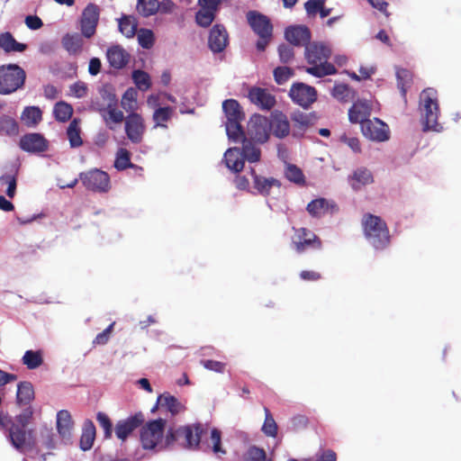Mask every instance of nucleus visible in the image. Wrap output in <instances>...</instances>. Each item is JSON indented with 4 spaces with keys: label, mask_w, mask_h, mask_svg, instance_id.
Instances as JSON below:
<instances>
[{
    "label": "nucleus",
    "mask_w": 461,
    "mask_h": 461,
    "mask_svg": "<svg viewBox=\"0 0 461 461\" xmlns=\"http://www.w3.org/2000/svg\"><path fill=\"white\" fill-rule=\"evenodd\" d=\"M207 430V427L202 423L188 424L176 429L170 428L165 437V446L169 447L176 443L184 448L197 450Z\"/></svg>",
    "instance_id": "obj_1"
},
{
    "label": "nucleus",
    "mask_w": 461,
    "mask_h": 461,
    "mask_svg": "<svg viewBox=\"0 0 461 461\" xmlns=\"http://www.w3.org/2000/svg\"><path fill=\"white\" fill-rule=\"evenodd\" d=\"M331 55V50L323 43L312 42L305 47L304 56L311 67L305 71L316 77H322L337 73L333 64L328 62Z\"/></svg>",
    "instance_id": "obj_2"
},
{
    "label": "nucleus",
    "mask_w": 461,
    "mask_h": 461,
    "mask_svg": "<svg viewBox=\"0 0 461 461\" xmlns=\"http://www.w3.org/2000/svg\"><path fill=\"white\" fill-rule=\"evenodd\" d=\"M361 225L365 238L375 249H384L390 244L389 229L381 217L365 213Z\"/></svg>",
    "instance_id": "obj_3"
},
{
    "label": "nucleus",
    "mask_w": 461,
    "mask_h": 461,
    "mask_svg": "<svg viewBox=\"0 0 461 461\" xmlns=\"http://www.w3.org/2000/svg\"><path fill=\"white\" fill-rule=\"evenodd\" d=\"M420 110L423 130L438 131L441 126L438 122L439 107L438 103V92L432 87L424 89L420 95Z\"/></svg>",
    "instance_id": "obj_4"
},
{
    "label": "nucleus",
    "mask_w": 461,
    "mask_h": 461,
    "mask_svg": "<svg viewBox=\"0 0 461 461\" xmlns=\"http://www.w3.org/2000/svg\"><path fill=\"white\" fill-rule=\"evenodd\" d=\"M25 70L17 64L0 66V95H11L24 86Z\"/></svg>",
    "instance_id": "obj_5"
},
{
    "label": "nucleus",
    "mask_w": 461,
    "mask_h": 461,
    "mask_svg": "<svg viewBox=\"0 0 461 461\" xmlns=\"http://www.w3.org/2000/svg\"><path fill=\"white\" fill-rule=\"evenodd\" d=\"M252 31L258 36L256 43L258 51H264L273 36V25L270 19L258 11H249L246 14Z\"/></svg>",
    "instance_id": "obj_6"
},
{
    "label": "nucleus",
    "mask_w": 461,
    "mask_h": 461,
    "mask_svg": "<svg viewBox=\"0 0 461 461\" xmlns=\"http://www.w3.org/2000/svg\"><path fill=\"white\" fill-rule=\"evenodd\" d=\"M83 185L90 191L106 193L111 188L109 175L98 168H93L79 174Z\"/></svg>",
    "instance_id": "obj_7"
},
{
    "label": "nucleus",
    "mask_w": 461,
    "mask_h": 461,
    "mask_svg": "<svg viewBox=\"0 0 461 461\" xmlns=\"http://www.w3.org/2000/svg\"><path fill=\"white\" fill-rule=\"evenodd\" d=\"M166 420L158 419L148 422L140 430V441L143 448L154 449L162 441Z\"/></svg>",
    "instance_id": "obj_8"
},
{
    "label": "nucleus",
    "mask_w": 461,
    "mask_h": 461,
    "mask_svg": "<svg viewBox=\"0 0 461 461\" xmlns=\"http://www.w3.org/2000/svg\"><path fill=\"white\" fill-rule=\"evenodd\" d=\"M292 244L297 253H303L308 249H321V239L307 228H293Z\"/></svg>",
    "instance_id": "obj_9"
},
{
    "label": "nucleus",
    "mask_w": 461,
    "mask_h": 461,
    "mask_svg": "<svg viewBox=\"0 0 461 461\" xmlns=\"http://www.w3.org/2000/svg\"><path fill=\"white\" fill-rule=\"evenodd\" d=\"M124 130L128 140L131 143H141L146 131L143 117L137 113H129L124 120Z\"/></svg>",
    "instance_id": "obj_10"
},
{
    "label": "nucleus",
    "mask_w": 461,
    "mask_h": 461,
    "mask_svg": "<svg viewBox=\"0 0 461 461\" xmlns=\"http://www.w3.org/2000/svg\"><path fill=\"white\" fill-rule=\"evenodd\" d=\"M269 121L260 114H254L249 123L248 131L249 139L254 142L265 143L269 138Z\"/></svg>",
    "instance_id": "obj_11"
},
{
    "label": "nucleus",
    "mask_w": 461,
    "mask_h": 461,
    "mask_svg": "<svg viewBox=\"0 0 461 461\" xmlns=\"http://www.w3.org/2000/svg\"><path fill=\"white\" fill-rule=\"evenodd\" d=\"M100 16V8L97 5L90 3L83 10L80 29L82 35L87 39L95 34Z\"/></svg>",
    "instance_id": "obj_12"
},
{
    "label": "nucleus",
    "mask_w": 461,
    "mask_h": 461,
    "mask_svg": "<svg viewBox=\"0 0 461 461\" xmlns=\"http://www.w3.org/2000/svg\"><path fill=\"white\" fill-rule=\"evenodd\" d=\"M289 96L294 103L307 108L316 101L317 91L304 83H294L290 88Z\"/></svg>",
    "instance_id": "obj_13"
},
{
    "label": "nucleus",
    "mask_w": 461,
    "mask_h": 461,
    "mask_svg": "<svg viewBox=\"0 0 461 461\" xmlns=\"http://www.w3.org/2000/svg\"><path fill=\"white\" fill-rule=\"evenodd\" d=\"M361 131L363 135L371 140L382 142L390 138L388 125L378 118L364 122Z\"/></svg>",
    "instance_id": "obj_14"
},
{
    "label": "nucleus",
    "mask_w": 461,
    "mask_h": 461,
    "mask_svg": "<svg viewBox=\"0 0 461 461\" xmlns=\"http://www.w3.org/2000/svg\"><path fill=\"white\" fill-rule=\"evenodd\" d=\"M145 421L142 412H137L124 420H120L114 428L116 437L122 442Z\"/></svg>",
    "instance_id": "obj_15"
},
{
    "label": "nucleus",
    "mask_w": 461,
    "mask_h": 461,
    "mask_svg": "<svg viewBox=\"0 0 461 461\" xmlns=\"http://www.w3.org/2000/svg\"><path fill=\"white\" fill-rule=\"evenodd\" d=\"M229 44V35L226 28L221 24H215L210 31L208 45L214 53H220Z\"/></svg>",
    "instance_id": "obj_16"
},
{
    "label": "nucleus",
    "mask_w": 461,
    "mask_h": 461,
    "mask_svg": "<svg viewBox=\"0 0 461 461\" xmlns=\"http://www.w3.org/2000/svg\"><path fill=\"white\" fill-rule=\"evenodd\" d=\"M248 97L252 104L258 105L262 110L269 111L276 104L275 96L265 88L251 87L249 90Z\"/></svg>",
    "instance_id": "obj_17"
},
{
    "label": "nucleus",
    "mask_w": 461,
    "mask_h": 461,
    "mask_svg": "<svg viewBox=\"0 0 461 461\" xmlns=\"http://www.w3.org/2000/svg\"><path fill=\"white\" fill-rule=\"evenodd\" d=\"M20 148L27 152L39 153L47 150L48 141L40 133H28L20 140Z\"/></svg>",
    "instance_id": "obj_18"
},
{
    "label": "nucleus",
    "mask_w": 461,
    "mask_h": 461,
    "mask_svg": "<svg viewBox=\"0 0 461 461\" xmlns=\"http://www.w3.org/2000/svg\"><path fill=\"white\" fill-rule=\"evenodd\" d=\"M285 39L294 46H307L311 41V32L305 25L290 26L285 32Z\"/></svg>",
    "instance_id": "obj_19"
},
{
    "label": "nucleus",
    "mask_w": 461,
    "mask_h": 461,
    "mask_svg": "<svg viewBox=\"0 0 461 461\" xmlns=\"http://www.w3.org/2000/svg\"><path fill=\"white\" fill-rule=\"evenodd\" d=\"M372 112V104L366 100H357L348 110V118L352 123L367 122Z\"/></svg>",
    "instance_id": "obj_20"
},
{
    "label": "nucleus",
    "mask_w": 461,
    "mask_h": 461,
    "mask_svg": "<svg viewBox=\"0 0 461 461\" xmlns=\"http://www.w3.org/2000/svg\"><path fill=\"white\" fill-rule=\"evenodd\" d=\"M106 58L110 66L116 69L123 68L130 61V54L121 45L109 47Z\"/></svg>",
    "instance_id": "obj_21"
},
{
    "label": "nucleus",
    "mask_w": 461,
    "mask_h": 461,
    "mask_svg": "<svg viewBox=\"0 0 461 461\" xmlns=\"http://www.w3.org/2000/svg\"><path fill=\"white\" fill-rule=\"evenodd\" d=\"M30 434L31 431L27 430L26 427L15 425L14 422L9 430L6 432V437L15 449L23 451L27 444V439Z\"/></svg>",
    "instance_id": "obj_22"
},
{
    "label": "nucleus",
    "mask_w": 461,
    "mask_h": 461,
    "mask_svg": "<svg viewBox=\"0 0 461 461\" xmlns=\"http://www.w3.org/2000/svg\"><path fill=\"white\" fill-rule=\"evenodd\" d=\"M98 112L110 130H114L113 124H120L125 120L123 113L118 109L117 104L114 103L113 104L99 107Z\"/></svg>",
    "instance_id": "obj_23"
},
{
    "label": "nucleus",
    "mask_w": 461,
    "mask_h": 461,
    "mask_svg": "<svg viewBox=\"0 0 461 461\" xmlns=\"http://www.w3.org/2000/svg\"><path fill=\"white\" fill-rule=\"evenodd\" d=\"M223 162L230 170L240 173L244 168L245 158L240 149L230 148L224 153Z\"/></svg>",
    "instance_id": "obj_24"
},
{
    "label": "nucleus",
    "mask_w": 461,
    "mask_h": 461,
    "mask_svg": "<svg viewBox=\"0 0 461 461\" xmlns=\"http://www.w3.org/2000/svg\"><path fill=\"white\" fill-rule=\"evenodd\" d=\"M251 176L253 177L254 188L258 191V193L261 195L267 196L270 194V190L272 187H280L281 183L279 180L274 177H264L256 174L254 168L250 169Z\"/></svg>",
    "instance_id": "obj_25"
},
{
    "label": "nucleus",
    "mask_w": 461,
    "mask_h": 461,
    "mask_svg": "<svg viewBox=\"0 0 461 461\" xmlns=\"http://www.w3.org/2000/svg\"><path fill=\"white\" fill-rule=\"evenodd\" d=\"M269 128L273 134L283 139L290 132V123L285 114L283 113H276L273 114L272 121L269 122Z\"/></svg>",
    "instance_id": "obj_26"
},
{
    "label": "nucleus",
    "mask_w": 461,
    "mask_h": 461,
    "mask_svg": "<svg viewBox=\"0 0 461 461\" xmlns=\"http://www.w3.org/2000/svg\"><path fill=\"white\" fill-rule=\"evenodd\" d=\"M35 393L33 385L29 381H23L17 384L16 403L19 406H31L34 400Z\"/></svg>",
    "instance_id": "obj_27"
},
{
    "label": "nucleus",
    "mask_w": 461,
    "mask_h": 461,
    "mask_svg": "<svg viewBox=\"0 0 461 461\" xmlns=\"http://www.w3.org/2000/svg\"><path fill=\"white\" fill-rule=\"evenodd\" d=\"M63 48L70 55H78L83 50L84 39L83 35L79 33H67L61 40Z\"/></svg>",
    "instance_id": "obj_28"
},
{
    "label": "nucleus",
    "mask_w": 461,
    "mask_h": 461,
    "mask_svg": "<svg viewBox=\"0 0 461 461\" xmlns=\"http://www.w3.org/2000/svg\"><path fill=\"white\" fill-rule=\"evenodd\" d=\"M28 46L25 43L18 42L9 32L0 33V49L5 53L23 52Z\"/></svg>",
    "instance_id": "obj_29"
},
{
    "label": "nucleus",
    "mask_w": 461,
    "mask_h": 461,
    "mask_svg": "<svg viewBox=\"0 0 461 461\" xmlns=\"http://www.w3.org/2000/svg\"><path fill=\"white\" fill-rule=\"evenodd\" d=\"M73 425L74 422L68 411L61 410L57 413V429L62 438H70Z\"/></svg>",
    "instance_id": "obj_30"
},
{
    "label": "nucleus",
    "mask_w": 461,
    "mask_h": 461,
    "mask_svg": "<svg viewBox=\"0 0 461 461\" xmlns=\"http://www.w3.org/2000/svg\"><path fill=\"white\" fill-rule=\"evenodd\" d=\"M335 204H330L328 200L325 198H317L311 201L307 206L306 210L312 217L321 218L330 209H335Z\"/></svg>",
    "instance_id": "obj_31"
},
{
    "label": "nucleus",
    "mask_w": 461,
    "mask_h": 461,
    "mask_svg": "<svg viewBox=\"0 0 461 461\" xmlns=\"http://www.w3.org/2000/svg\"><path fill=\"white\" fill-rule=\"evenodd\" d=\"M158 404L161 408H165L173 416L185 411V406L173 395L164 393L158 396Z\"/></svg>",
    "instance_id": "obj_32"
},
{
    "label": "nucleus",
    "mask_w": 461,
    "mask_h": 461,
    "mask_svg": "<svg viewBox=\"0 0 461 461\" xmlns=\"http://www.w3.org/2000/svg\"><path fill=\"white\" fill-rule=\"evenodd\" d=\"M316 117L312 113H304L302 112H295L292 115V121L294 122V132H303L307 128L313 125Z\"/></svg>",
    "instance_id": "obj_33"
},
{
    "label": "nucleus",
    "mask_w": 461,
    "mask_h": 461,
    "mask_svg": "<svg viewBox=\"0 0 461 461\" xmlns=\"http://www.w3.org/2000/svg\"><path fill=\"white\" fill-rule=\"evenodd\" d=\"M174 113L175 108L170 106L156 108L152 114L154 128L167 129V122L172 119Z\"/></svg>",
    "instance_id": "obj_34"
},
{
    "label": "nucleus",
    "mask_w": 461,
    "mask_h": 461,
    "mask_svg": "<svg viewBox=\"0 0 461 461\" xmlns=\"http://www.w3.org/2000/svg\"><path fill=\"white\" fill-rule=\"evenodd\" d=\"M95 427L92 420H86L83 425V431L80 438V448L84 451L89 450L95 438Z\"/></svg>",
    "instance_id": "obj_35"
},
{
    "label": "nucleus",
    "mask_w": 461,
    "mask_h": 461,
    "mask_svg": "<svg viewBox=\"0 0 461 461\" xmlns=\"http://www.w3.org/2000/svg\"><path fill=\"white\" fill-rule=\"evenodd\" d=\"M42 120V112L38 106H27L21 114V121L27 127H35Z\"/></svg>",
    "instance_id": "obj_36"
},
{
    "label": "nucleus",
    "mask_w": 461,
    "mask_h": 461,
    "mask_svg": "<svg viewBox=\"0 0 461 461\" xmlns=\"http://www.w3.org/2000/svg\"><path fill=\"white\" fill-rule=\"evenodd\" d=\"M222 109L227 121L244 120L245 116L239 102L235 99H227L222 103Z\"/></svg>",
    "instance_id": "obj_37"
},
{
    "label": "nucleus",
    "mask_w": 461,
    "mask_h": 461,
    "mask_svg": "<svg viewBox=\"0 0 461 461\" xmlns=\"http://www.w3.org/2000/svg\"><path fill=\"white\" fill-rule=\"evenodd\" d=\"M208 449H211L214 455L219 457L226 455L227 451L221 445V432L218 429L214 428L211 430L210 438L205 442Z\"/></svg>",
    "instance_id": "obj_38"
},
{
    "label": "nucleus",
    "mask_w": 461,
    "mask_h": 461,
    "mask_svg": "<svg viewBox=\"0 0 461 461\" xmlns=\"http://www.w3.org/2000/svg\"><path fill=\"white\" fill-rule=\"evenodd\" d=\"M119 31L127 38H132L137 32L138 21L133 15H122L119 20Z\"/></svg>",
    "instance_id": "obj_39"
},
{
    "label": "nucleus",
    "mask_w": 461,
    "mask_h": 461,
    "mask_svg": "<svg viewBox=\"0 0 461 461\" xmlns=\"http://www.w3.org/2000/svg\"><path fill=\"white\" fill-rule=\"evenodd\" d=\"M79 123L80 120L75 118L70 122L67 129V135L71 148H78L83 144Z\"/></svg>",
    "instance_id": "obj_40"
},
{
    "label": "nucleus",
    "mask_w": 461,
    "mask_h": 461,
    "mask_svg": "<svg viewBox=\"0 0 461 461\" xmlns=\"http://www.w3.org/2000/svg\"><path fill=\"white\" fill-rule=\"evenodd\" d=\"M22 362L28 369H36L43 364V352L41 350H26Z\"/></svg>",
    "instance_id": "obj_41"
},
{
    "label": "nucleus",
    "mask_w": 461,
    "mask_h": 461,
    "mask_svg": "<svg viewBox=\"0 0 461 461\" xmlns=\"http://www.w3.org/2000/svg\"><path fill=\"white\" fill-rule=\"evenodd\" d=\"M73 107L64 101L58 102L53 107V115L56 121L66 122L72 117Z\"/></svg>",
    "instance_id": "obj_42"
},
{
    "label": "nucleus",
    "mask_w": 461,
    "mask_h": 461,
    "mask_svg": "<svg viewBox=\"0 0 461 461\" xmlns=\"http://www.w3.org/2000/svg\"><path fill=\"white\" fill-rule=\"evenodd\" d=\"M397 86L401 91L402 96L406 100L407 89L412 83V73L406 68H398L396 70Z\"/></svg>",
    "instance_id": "obj_43"
},
{
    "label": "nucleus",
    "mask_w": 461,
    "mask_h": 461,
    "mask_svg": "<svg viewBox=\"0 0 461 461\" xmlns=\"http://www.w3.org/2000/svg\"><path fill=\"white\" fill-rule=\"evenodd\" d=\"M19 133V125L17 122L7 115L0 117V135L16 136Z\"/></svg>",
    "instance_id": "obj_44"
},
{
    "label": "nucleus",
    "mask_w": 461,
    "mask_h": 461,
    "mask_svg": "<svg viewBox=\"0 0 461 461\" xmlns=\"http://www.w3.org/2000/svg\"><path fill=\"white\" fill-rule=\"evenodd\" d=\"M243 120H235V121H227L226 122V132L229 137V139L239 141L242 140L244 139H247L245 137V132L241 126V122Z\"/></svg>",
    "instance_id": "obj_45"
},
{
    "label": "nucleus",
    "mask_w": 461,
    "mask_h": 461,
    "mask_svg": "<svg viewBox=\"0 0 461 461\" xmlns=\"http://www.w3.org/2000/svg\"><path fill=\"white\" fill-rule=\"evenodd\" d=\"M353 183L352 187L356 190L359 189L362 185L373 183L374 178L372 173L367 168H358L352 176Z\"/></svg>",
    "instance_id": "obj_46"
},
{
    "label": "nucleus",
    "mask_w": 461,
    "mask_h": 461,
    "mask_svg": "<svg viewBox=\"0 0 461 461\" xmlns=\"http://www.w3.org/2000/svg\"><path fill=\"white\" fill-rule=\"evenodd\" d=\"M241 151L244 158L249 162H258L260 160L261 151L254 145L251 140H243Z\"/></svg>",
    "instance_id": "obj_47"
},
{
    "label": "nucleus",
    "mask_w": 461,
    "mask_h": 461,
    "mask_svg": "<svg viewBox=\"0 0 461 461\" xmlns=\"http://www.w3.org/2000/svg\"><path fill=\"white\" fill-rule=\"evenodd\" d=\"M131 154L128 149H119L115 155L114 167L119 171L135 167V165L131 162Z\"/></svg>",
    "instance_id": "obj_48"
},
{
    "label": "nucleus",
    "mask_w": 461,
    "mask_h": 461,
    "mask_svg": "<svg viewBox=\"0 0 461 461\" xmlns=\"http://www.w3.org/2000/svg\"><path fill=\"white\" fill-rule=\"evenodd\" d=\"M137 91L132 87L128 88L122 95L121 105L127 113H135L137 110Z\"/></svg>",
    "instance_id": "obj_49"
},
{
    "label": "nucleus",
    "mask_w": 461,
    "mask_h": 461,
    "mask_svg": "<svg viewBox=\"0 0 461 461\" xmlns=\"http://www.w3.org/2000/svg\"><path fill=\"white\" fill-rule=\"evenodd\" d=\"M285 177L298 185L303 186L306 184L303 170L294 164H287L285 170Z\"/></svg>",
    "instance_id": "obj_50"
},
{
    "label": "nucleus",
    "mask_w": 461,
    "mask_h": 461,
    "mask_svg": "<svg viewBox=\"0 0 461 461\" xmlns=\"http://www.w3.org/2000/svg\"><path fill=\"white\" fill-rule=\"evenodd\" d=\"M264 411L265 420L261 430L267 437L276 438L277 436L278 426L268 408L265 407Z\"/></svg>",
    "instance_id": "obj_51"
},
{
    "label": "nucleus",
    "mask_w": 461,
    "mask_h": 461,
    "mask_svg": "<svg viewBox=\"0 0 461 461\" xmlns=\"http://www.w3.org/2000/svg\"><path fill=\"white\" fill-rule=\"evenodd\" d=\"M158 0H138L137 10L143 17H149L158 12Z\"/></svg>",
    "instance_id": "obj_52"
},
{
    "label": "nucleus",
    "mask_w": 461,
    "mask_h": 461,
    "mask_svg": "<svg viewBox=\"0 0 461 461\" xmlns=\"http://www.w3.org/2000/svg\"><path fill=\"white\" fill-rule=\"evenodd\" d=\"M131 77L134 84L140 91L145 92L150 88L151 78L147 72L140 69L133 70Z\"/></svg>",
    "instance_id": "obj_53"
},
{
    "label": "nucleus",
    "mask_w": 461,
    "mask_h": 461,
    "mask_svg": "<svg viewBox=\"0 0 461 461\" xmlns=\"http://www.w3.org/2000/svg\"><path fill=\"white\" fill-rule=\"evenodd\" d=\"M244 461H273L268 458L264 448L257 446H251L244 456Z\"/></svg>",
    "instance_id": "obj_54"
},
{
    "label": "nucleus",
    "mask_w": 461,
    "mask_h": 461,
    "mask_svg": "<svg viewBox=\"0 0 461 461\" xmlns=\"http://www.w3.org/2000/svg\"><path fill=\"white\" fill-rule=\"evenodd\" d=\"M216 14L203 7H200L195 14V21L198 25L203 28L209 27L213 22Z\"/></svg>",
    "instance_id": "obj_55"
},
{
    "label": "nucleus",
    "mask_w": 461,
    "mask_h": 461,
    "mask_svg": "<svg viewBox=\"0 0 461 461\" xmlns=\"http://www.w3.org/2000/svg\"><path fill=\"white\" fill-rule=\"evenodd\" d=\"M96 420L104 429V438H111L113 435V423L109 416L103 411H99L96 414Z\"/></svg>",
    "instance_id": "obj_56"
},
{
    "label": "nucleus",
    "mask_w": 461,
    "mask_h": 461,
    "mask_svg": "<svg viewBox=\"0 0 461 461\" xmlns=\"http://www.w3.org/2000/svg\"><path fill=\"white\" fill-rule=\"evenodd\" d=\"M273 74L276 84L283 85L294 75V72L288 67H277L274 69Z\"/></svg>",
    "instance_id": "obj_57"
},
{
    "label": "nucleus",
    "mask_w": 461,
    "mask_h": 461,
    "mask_svg": "<svg viewBox=\"0 0 461 461\" xmlns=\"http://www.w3.org/2000/svg\"><path fill=\"white\" fill-rule=\"evenodd\" d=\"M139 44L144 49H150L154 45V33L149 29H140L138 33Z\"/></svg>",
    "instance_id": "obj_58"
},
{
    "label": "nucleus",
    "mask_w": 461,
    "mask_h": 461,
    "mask_svg": "<svg viewBox=\"0 0 461 461\" xmlns=\"http://www.w3.org/2000/svg\"><path fill=\"white\" fill-rule=\"evenodd\" d=\"M24 407L25 408L23 410V411L20 414L16 415L14 419H13V420L15 423V425H21L27 428L28 424L30 423V420L32 418L33 411L32 406Z\"/></svg>",
    "instance_id": "obj_59"
},
{
    "label": "nucleus",
    "mask_w": 461,
    "mask_h": 461,
    "mask_svg": "<svg viewBox=\"0 0 461 461\" xmlns=\"http://www.w3.org/2000/svg\"><path fill=\"white\" fill-rule=\"evenodd\" d=\"M278 55L282 63H289L294 58V48L289 44L283 43L278 47Z\"/></svg>",
    "instance_id": "obj_60"
},
{
    "label": "nucleus",
    "mask_w": 461,
    "mask_h": 461,
    "mask_svg": "<svg viewBox=\"0 0 461 461\" xmlns=\"http://www.w3.org/2000/svg\"><path fill=\"white\" fill-rule=\"evenodd\" d=\"M350 93V88L346 84L335 85L332 89V95L340 101H348Z\"/></svg>",
    "instance_id": "obj_61"
},
{
    "label": "nucleus",
    "mask_w": 461,
    "mask_h": 461,
    "mask_svg": "<svg viewBox=\"0 0 461 461\" xmlns=\"http://www.w3.org/2000/svg\"><path fill=\"white\" fill-rule=\"evenodd\" d=\"M326 0H308L304 4V8L309 16H315L320 10L322 8V5L325 4Z\"/></svg>",
    "instance_id": "obj_62"
},
{
    "label": "nucleus",
    "mask_w": 461,
    "mask_h": 461,
    "mask_svg": "<svg viewBox=\"0 0 461 461\" xmlns=\"http://www.w3.org/2000/svg\"><path fill=\"white\" fill-rule=\"evenodd\" d=\"M114 322L111 323L105 330L102 332L98 333L95 339L93 340L94 345H105L110 339V336L113 332Z\"/></svg>",
    "instance_id": "obj_63"
},
{
    "label": "nucleus",
    "mask_w": 461,
    "mask_h": 461,
    "mask_svg": "<svg viewBox=\"0 0 461 461\" xmlns=\"http://www.w3.org/2000/svg\"><path fill=\"white\" fill-rule=\"evenodd\" d=\"M71 94L77 97L82 98L87 94V85L82 81H77L70 86L69 87Z\"/></svg>",
    "instance_id": "obj_64"
}]
</instances>
